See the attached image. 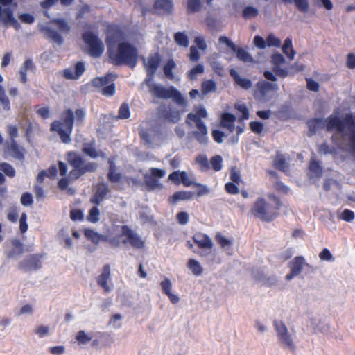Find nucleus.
Here are the masks:
<instances>
[{
	"instance_id": "obj_1",
	"label": "nucleus",
	"mask_w": 355,
	"mask_h": 355,
	"mask_svg": "<svg viewBox=\"0 0 355 355\" xmlns=\"http://www.w3.org/2000/svg\"><path fill=\"white\" fill-rule=\"evenodd\" d=\"M307 125L312 134L324 126L329 132L335 130L336 133L340 134L339 141H337V134L331 136L332 141L343 151L355 156V114L347 113L342 119L334 114L324 120L320 118L311 119L307 121Z\"/></svg>"
},
{
	"instance_id": "obj_2",
	"label": "nucleus",
	"mask_w": 355,
	"mask_h": 355,
	"mask_svg": "<svg viewBox=\"0 0 355 355\" xmlns=\"http://www.w3.org/2000/svg\"><path fill=\"white\" fill-rule=\"evenodd\" d=\"M85 116L86 112L83 108L76 109L75 112L68 108L62 112V121L55 120L51 123L50 130L56 132L63 143L69 144L74 123L77 126L83 125Z\"/></svg>"
},
{
	"instance_id": "obj_3",
	"label": "nucleus",
	"mask_w": 355,
	"mask_h": 355,
	"mask_svg": "<svg viewBox=\"0 0 355 355\" xmlns=\"http://www.w3.org/2000/svg\"><path fill=\"white\" fill-rule=\"evenodd\" d=\"M67 163L73 168L69 173L68 178H62L58 183L61 190H65L69 186V182L75 181L87 173L95 172L98 164L94 162H85L83 157L75 151H69L67 153Z\"/></svg>"
},
{
	"instance_id": "obj_4",
	"label": "nucleus",
	"mask_w": 355,
	"mask_h": 355,
	"mask_svg": "<svg viewBox=\"0 0 355 355\" xmlns=\"http://www.w3.org/2000/svg\"><path fill=\"white\" fill-rule=\"evenodd\" d=\"M113 230L120 234L113 237L99 234L98 243L101 241L107 242L115 248L120 247L121 244L127 245L128 243L135 249H143L145 247V241L128 225H114Z\"/></svg>"
},
{
	"instance_id": "obj_5",
	"label": "nucleus",
	"mask_w": 355,
	"mask_h": 355,
	"mask_svg": "<svg viewBox=\"0 0 355 355\" xmlns=\"http://www.w3.org/2000/svg\"><path fill=\"white\" fill-rule=\"evenodd\" d=\"M107 53L110 62L115 66L126 65L134 69L137 64L139 51L128 42L119 43L116 49L109 47Z\"/></svg>"
},
{
	"instance_id": "obj_6",
	"label": "nucleus",
	"mask_w": 355,
	"mask_h": 355,
	"mask_svg": "<svg viewBox=\"0 0 355 355\" xmlns=\"http://www.w3.org/2000/svg\"><path fill=\"white\" fill-rule=\"evenodd\" d=\"M281 207V201L275 197L273 203L268 202L263 198H258L252 205L250 213L262 221L271 222L279 215Z\"/></svg>"
},
{
	"instance_id": "obj_7",
	"label": "nucleus",
	"mask_w": 355,
	"mask_h": 355,
	"mask_svg": "<svg viewBox=\"0 0 355 355\" xmlns=\"http://www.w3.org/2000/svg\"><path fill=\"white\" fill-rule=\"evenodd\" d=\"M146 84L148 85L150 94L159 98L168 99L172 98L173 101L180 106L186 107L187 101L182 94L173 86H170L166 88L164 86L154 84L151 82L145 80Z\"/></svg>"
},
{
	"instance_id": "obj_8",
	"label": "nucleus",
	"mask_w": 355,
	"mask_h": 355,
	"mask_svg": "<svg viewBox=\"0 0 355 355\" xmlns=\"http://www.w3.org/2000/svg\"><path fill=\"white\" fill-rule=\"evenodd\" d=\"M207 112L204 107L200 108L196 113H189L187 116L186 123L191 125L190 121L195 123L198 130L192 132L196 139L201 144H206L207 143V128L202 121V118H206Z\"/></svg>"
},
{
	"instance_id": "obj_9",
	"label": "nucleus",
	"mask_w": 355,
	"mask_h": 355,
	"mask_svg": "<svg viewBox=\"0 0 355 355\" xmlns=\"http://www.w3.org/2000/svg\"><path fill=\"white\" fill-rule=\"evenodd\" d=\"M273 325L277 332L279 345L288 349L291 352H295L296 349L295 344L284 323L282 321L275 320L273 322Z\"/></svg>"
},
{
	"instance_id": "obj_10",
	"label": "nucleus",
	"mask_w": 355,
	"mask_h": 355,
	"mask_svg": "<svg viewBox=\"0 0 355 355\" xmlns=\"http://www.w3.org/2000/svg\"><path fill=\"white\" fill-rule=\"evenodd\" d=\"M83 40L89 48V54L94 58L100 57L104 51V45L98 35L92 31H86L82 35Z\"/></svg>"
},
{
	"instance_id": "obj_11",
	"label": "nucleus",
	"mask_w": 355,
	"mask_h": 355,
	"mask_svg": "<svg viewBox=\"0 0 355 355\" xmlns=\"http://www.w3.org/2000/svg\"><path fill=\"white\" fill-rule=\"evenodd\" d=\"M117 76L116 74L108 73L103 77H96L92 81L94 87L101 89V93L105 96H112L115 94V84L112 83L109 85H107L110 81H114Z\"/></svg>"
},
{
	"instance_id": "obj_12",
	"label": "nucleus",
	"mask_w": 355,
	"mask_h": 355,
	"mask_svg": "<svg viewBox=\"0 0 355 355\" xmlns=\"http://www.w3.org/2000/svg\"><path fill=\"white\" fill-rule=\"evenodd\" d=\"M150 174L144 175L145 184L150 189H162V184L159 182L158 179L165 175V171L157 168H151L150 169Z\"/></svg>"
},
{
	"instance_id": "obj_13",
	"label": "nucleus",
	"mask_w": 355,
	"mask_h": 355,
	"mask_svg": "<svg viewBox=\"0 0 355 355\" xmlns=\"http://www.w3.org/2000/svg\"><path fill=\"white\" fill-rule=\"evenodd\" d=\"M157 113L161 118H163L171 123H177L181 119V112L171 105H162L157 109Z\"/></svg>"
},
{
	"instance_id": "obj_14",
	"label": "nucleus",
	"mask_w": 355,
	"mask_h": 355,
	"mask_svg": "<svg viewBox=\"0 0 355 355\" xmlns=\"http://www.w3.org/2000/svg\"><path fill=\"white\" fill-rule=\"evenodd\" d=\"M15 0H0V23L4 24H12L15 25L17 24V20L13 16V10L10 8L6 7L8 5L12 4Z\"/></svg>"
},
{
	"instance_id": "obj_15",
	"label": "nucleus",
	"mask_w": 355,
	"mask_h": 355,
	"mask_svg": "<svg viewBox=\"0 0 355 355\" xmlns=\"http://www.w3.org/2000/svg\"><path fill=\"white\" fill-rule=\"evenodd\" d=\"M42 257L39 254H31L19 263V268L24 272L39 270L42 268Z\"/></svg>"
},
{
	"instance_id": "obj_16",
	"label": "nucleus",
	"mask_w": 355,
	"mask_h": 355,
	"mask_svg": "<svg viewBox=\"0 0 355 355\" xmlns=\"http://www.w3.org/2000/svg\"><path fill=\"white\" fill-rule=\"evenodd\" d=\"M106 43L107 49L112 47L118 41L122 40L124 36V32L121 27L117 24H110L107 26Z\"/></svg>"
},
{
	"instance_id": "obj_17",
	"label": "nucleus",
	"mask_w": 355,
	"mask_h": 355,
	"mask_svg": "<svg viewBox=\"0 0 355 355\" xmlns=\"http://www.w3.org/2000/svg\"><path fill=\"white\" fill-rule=\"evenodd\" d=\"M161 62V56L158 53L150 54L147 59V62H144L145 69L147 72V78L145 80L151 82L157 68Z\"/></svg>"
},
{
	"instance_id": "obj_18",
	"label": "nucleus",
	"mask_w": 355,
	"mask_h": 355,
	"mask_svg": "<svg viewBox=\"0 0 355 355\" xmlns=\"http://www.w3.org/2000/svg\"><path fill=\"white\" fill-rule=\"evenodd\" d=\"M109 192V188L106 183L98 182L96 185V191L94 195L90 198V202L96 205L100 203L106 198Z\"/></svg>"
},
{
	"instance_id": "obj_19",
	"label": "nucleus",
	"mask_w": 355,
	"mask_h": 355,
	"mask_svg": "<svg viewBox=\"0 0 355 355\" xmlns=\"http://www.w3.org/2000/svg\"><path fill=\"white\" fill-rule=\"evenodd\" d=\"M110 279V266L107 263L103 266L102 272L96 278L98 285L102 288L105 293L110 291V287L108 285V281Z\"/></svg>"
},
{
	"instance_id": "obj_20",
	"label": "nucleus",
	"mask_w": 355,
	"mask_h": 355,
	"mask_svg": "<svg viewBox=\"0 0 355 355\" xmlns=\"http://www.w3.org/2000/svg\"><path fill=\"white\" fill-rule=\"evenodd\" d=\"M192 239L200 249L211 250L213 248L212 240L206 234L200 232L196 233L193 236Z\"/></svg>"
},
{
	"instance_id": "obj_21",
	"label": "nucleus",
	"mask_w": 355,
	"mask_h": 355,
	"mask_svg": "<svg viewBox=\"0 0 355 355\" xmlns=\"http://www.w3.org/2000/svg\"><path fill=\"white\" fill-rule=\"evenodd\" d=\"M85 64L83 62H78L75 64V71L70 68L66 69L63 71V76L66 79L75 80L81 76L85 71Z\"/></svg>"
},
{
	"instance_id": "obj_22",
	"label": "nucleus",
	"mask_w": 355,
	"mask_h": 355,
	"mask_svg": "<svg viewBox=\"0 0 355 355\" xmlns=\"http://www.w3.org/2000/svg\"><path fill=\"white\" fill-rule=\"evenodd\" d=\"M154 8L159 14L168 15L172 12L173 3L171 0H155Z\"/></svg>"
},
{
	"instance_id": "obj_23",
	"label": "nucleus",
	"mask_w": 355,
	"mask_h": 355,
	"mask_svg": "<svg viewBox=\"0 0 355 355\" xmlns=\"http://www.w3.org/2000/svg\"><path fill=\"white\" fill-rule=\"evenodd\" d=\"M24 148H21L15 139H12L7 147V152L9 155L19 160L24 159Z\"/></svg>"
},
{
	"instance_id": "obj_24",
	"label": "nucleus",
	"mask_w": 355,
	"mask_h": 355,
	"mask_svg": "<svg viewBox=\"0 0 355 355\" xmlns=\"http://www.w3.org/2000/svg\"><path fill=\"white\" fill-rule=\"evenodd\" d=\"M230 75L233 78L235 84L243 89H249L252 86V81L250 79L241 77L235 69H230Z\"/></svg>"
},
{
	"instance_id": "obj_25",
	"label": "nucleus",
	"mask_w": 355,
	"mask_h": 355,
	"mask_svg": "<svg viewBox=\"0 0 355 355\" xmlns=\"http://www.w3.org/2000/svg\"><path fill=\"white\" fill-rule=\"evenodd\" d=\"M304 266H310L309 263H305L304 258L302 256L295 257L288 264L290 270L297 275L302 272Z\"/></svg>"
},
{
	"instance_id": "obj_26",
	"label": "nucleus",
	"mask_w": 355,
	"mask_h": 355,
	"mask_svg": "<svg viewBox=\"0 0 355 355\" xmlns=\"http://www.w3.org/2000/svg\"><path fill=\"white\" fill-rule=\"evenodd\" d=\"M193 193L191 191H176L168 198V202L171 205H175L181 200H187L191 199L193 198Z\"/></svg>"
},
{
	"instance_id": "obj_27",
	"label": "nucleus",
	"mask_w": 355,
	"mask_h": 355,
	"mask_svg": "<svg viewBox=\"0 0 355 355\" xmlns=\"http://www.w3.org/2000/svg\"><path fill=\"white\" fill-rule=\"evenodd\" d=\"M236 117L234 114L231 113H223L221 115V126L227 128L230 132L234 130V122Z\"/></svg>"
},
{
	"instance_id": "obj_28",
	"label": "nucleus",
	"mask_w": 355,
	"mask_h": 355,
	"mask_svg": "<svg viewBox=\"0 0 355 355\" xmlns=\"http://www.w3.org/2000/svg\"><path fill=\"white\" fill-rule=\"evenodd\" d=\"M109 169L107 173V179L112 183H117L121 181L122 178V175L121 173H118L116 171V166L114 164V162L111 159H109Z\"/></svg>"
},
{
	"instance_id": "obj_29",
	"label": "nucleus",
	"mask_w": 355,
	"mask_h": 355,
	"mask_svg": "<svg viewBox=\"0 0 355 355\" xmlns=\"http://www.w3.org/2000/svg\"><path fill=\"white\" fill-rule=\"evenodd\" d=\"M42 31L44 33L47 38L51 41L58 44V45L62 44L64 40L62 35L55 30L49 27H44Z\"/></svg>"
},
{
	"instance_id": "obj_30",
	"label": "nucleus",
	"mask_w": 355,
	"mask_h": 355,
	"mask_svg": "<svg viewBox=\"0 0 355 355\" xmlns=\"http://www.w3.org/2000/svg\"><path fill=\"white\" fill-rule=\"evenodd\" d=\"M257 87L259 93L262 96H265L269 91H277L278 85L275 83H272L268 81H259L257 83Z\"/></svg>"
},
{
	"instance_id": "obj_31",
	"label": "nucleus",
	"mask_w": 355,
	"mask_h": 355,
	"mask_svg": "<svg viewBox=\"0 0 355 355\" xmlns=\"http://www.w3.org/2000/svg\"><path fill=\"white\" fill-rule=\"evenodd\" d=\"M34 69L35 65L33 61L31 59L26 60L19 69L20 81L22 83H26L27 82V71L33 70Z\"/></svg>"
},
{
	"instance_id": "obj_32",
	"label": "nucleus",
	"mask_w": 355,
	"mask_h": 355,
	"mask_svg": "<svg viewBox=\"0 0 355 355\" xmlns=\"http://www.w3.org/2000/svg\"><path fill=\"white\" fill-rule=\"evenodd\" d=\"M217 90L216 83L211 80H206L202 81L201 84V92L202 96H206L211 92H215Z\"/></svg>"
},
{
	"instance_id": "obj_33",
	"label": "nucleus",
	"mask_w": 355,
	"mask_h": 355,
	"mask_svg": "<svg viewBox=\"0 0 355 355\" xmlns=\"http://www.w3.org/2000/svg\"><path fill=\"white\" fill-rule=\"evenodd\" d=\"M274 167L281 171H286L288 168V164L284 157V155L277 153L273 161Z\"/></svg>"
},
{
	"instance_id": "obj_34",
	"label": "nucleus",
	"mask_w": 355,
	"mask_h": 355,
	"mask_svg": "<svg viewBox=\"0 0 355 355\" xmlns=\"http://www.w3.org/2000/svg\"><path fill=\"white\" fill-rule=\"evenodd\" d=\"M284 3H291L294 2L297 10L302 13H306L309 10V3L308 0H282Z\"/></svg>"
},
{
	"instance_id": "obj_35",
	"label": "nucleus",
	"mask_w": 355,
	"mask_h": 355,
	"mask_svg": "<svg viewBox=\"0 0 355 355\" xmlns=\"http://www.w3.org/2000/svg\"><path fill=\"white\" fill-rule=\"evenodd\" d=\"M283 53L289 58V60H292L294 58L295 55V51H294L292 45V40L290 37H287L284 42L282 46Z\"/></svg>"
},
{
	"instance_id": "obj_36",
	"label": "nucleus",
	"mask_w": 355,
	"mask_h": 355,
	"mask_svg": "<svg viewBox=\"0 0 355 355\" xmlns=\"http://www.w3.org/2000/svg\"><path fill=\"white\" fill-rule=\"evenodd\" d=\"M187 268L191 270L196 276H200L203 272V268L200 263L193 259H189L187 262Z\"/></svg>"
},
{
	"instance_id": "obj_37",
	"label": "nucleus",
	"mask_w": 355,
	"mask_h": 355,
	"mask_svg": "<svg viewBox=\"0 0 355 355\" xmlns=\"http://www.w3.org/2000/svg\"><path fill=\"white\" fill-rule=\"evenodd\" d=\"M233 52L236 53L237 58L244 62H251L253 61L252 57L244 49L241 47H237L232 50Z\"/></svg>"
},
{
	"instance_id": "obj_38",
	"label": "nucleus",
	"mask_w": 355,
	"mask_h": 355,
	"mask_svg": "<svg viewBox=\"0 0 355 355\" xmlns=\"http://www.w3.org/2000/svg\"><path fill=\"white\" fill-rule=\"evenodd\" d=\"M202 8L200 0H187V12L188 14L198 12Z\"/></svg>"
},
{
	"instance_id": "obj_39",
	"label": "nucleus",
	"mask_w": 355,
	"mask_h": 355,
	"mask_svg": "<svg viewBox=\"0 0 355 355\" xmlns=\"http://www.w3.org/2000/svg\"><path fill=\"white\" fill-rule=\"evenodd\" d=\"M51 23L56 25L59 30L64 33H69L71 27L64 19L55 18L51 20Z\"/></svg>"
},
{
	"instance_id": "obj_40",
	"label": "nucleus",
	"mask_w": 355,
	"mask_h": 355,
	"mask_svg": "<svg viewBox=\"0 0 355 355\" xmlns=\"http://www.w3.org/2000/svg\"><path fill=\"white\" fill-rule=\"evenodd\" d=\"M175 63L173 60H168L166 64L164 66V73L166 77L170 80H173L174 78L173 70L175 69Z\"/></svg>"
},
{
	"instance_id": "obj_41",
	"label": "nucleus",
	"mask_w": 355,
	"mask_h": 355,
	"mask_svg": "<svg viewBox=\"0 0 355 355\" xmlns=\"http://www.w3.org/2000/svg\"><path fill=\"white\" fill-rule=\"evenodd\" d=\"M174 40L176 44L180 46L187 47L189 46V40L187 35L182 32H178L174 35Z\"/></svg>"
},
{
	"instance_id": "obj_42",
	"label": "nucleus",
	"mask_w": 355,
	"mask_h": 355,
	"mask_svg": "<svg viewBox=\"0 0 355 355\" xmlns=\"http://www.w3.org/2000/svg\"><path fill=\"white\" fill-rule=\"evenodd\" d=\"M13 248L10 252V256L21 254L24 251V244L18 239L12 241Z\"/></svg>"
},
{
	"instance_id": "obj_43",
	"label": "nucleus",
	"mask_w": 355,
	"mask_h": 355,
	"mask_svg": "<svg viewBox=\"0 0 355 355\" xmlns=\"http://www.w3.org/2000/svg\"><path fill=\"white\" fill-rule=\"evenodd\" d=\"M100 218V211L98 208L95 206L93 207L88 213L87 216V220L92 223H96L99 220Z\"/></svg>"
},
{
	"instance_id": "obj_44",
	"label": "nucleus",
	"mask_w": 355,
	"mask_h": 355,
	"mask_svg": "<svg viewBox=\"0 0 355 355\" xmlns=\"http://www.w3.org/2000/svg\"><path fill=\"white\" fill-rule=\"evenodd\" d=\"M85 237L94 244H98L99 234L90 228L84 230Z\"/></svg>"
},
{
	"instance_id": "obj_45",
	"label": "nucleus",
	"mask_w": 355,
	"mask_h": 355,
	"mask_svg": "<svg viewBox=\"0 0 355 355\" xmlns=\"http://www.w3.org/2000/svg\"><path fill=\"white\" fill-rule=\"evenodd\" d=\"M205 69L202 64H198L193 67L187 73L188 78L193 80L196 78L198 74L204 73Z\"/></svg>"
},
{
	"instance_id": "obj_46",
	"label": "nucleus",
	"mask_w": 355,
	"mask_h": 355,
	"mask_svg": "<svg viewBox=\"0 0 355 355\" xmlns=\"http://www.w3.org/2000/svg\"><path fill=\"white\" fill-rule=\"evenodd\" d=\"M0 103L3 106L4 110L8 111L10 110V101L6 95L5 89L2 85H0Z\"/></svg>"
},
{
	"instance_id": "obj_47",
	"label": "nucleus",
	"mask_w": 355,
	"mask_h": 355,
	"mask_svg": "<svg viewBox=\"0 0 355 355\" xmlns=\"http://www.w3.org/2000/svg\"><path fill=\"white\" fill-rule=\"evenodd\" d=\"M0 170L9 178H13L15 175V168L7 162H2L0 164Z\"/></svg>"
},
{
	"instance_id": "obj_48",
	"label": "nucleus",
	"mask_w": 355,
	"mask_h": 355,
	"mask_svg": "<svg viewBox=\"0 0 355 355\" xmlns=\"http://www.w3.org/2000/svg\"><path fill=\"white\" fill-rule=\"evenodd\" d=\"M130 116L129 105L124 103L121 104L118 112V118L121 119H128Z\"/></svg>"
},
{
	"instance_id": "obj_49",
	"label": "nucleus",
	"mask_w": 355,
	"mask_h": 355,
	"mask_svg": "<svg viewBox=\"0 0 355 355\" xmlns=\"http://www.w3.org/2000/svg\"><path fill=\"white\" fill-rule=\"evenodd\" d=\"M196 162L200 165L202 170H207L209 168V161L207 157L205 155H198L196 157Z\"/></svg>"
},
{
	"instance_id": "obj_50",
	"label": "nucleus",
	"mask_w": 355,
	"mask_h": 355,
	"mask_svg": "<svg viewBox=\"0 0 355 355\" xmlns=\"http://www.w3.org/2000/svg\"><path fill=\"white\" fill-rule=\"evenodd\" d=\"M223 159L220 155H215L210 159V164L215 171H219L222 168Z\"/></svg>"
},
{
	"instance_id": "obj_51",
	"label": "nucleus",
	"mask_w": 355,
	"mask_h": 355,
	"mask_svg": "<svg viewBox=\"0 0 355 355\" xmlns=\"http://www.w3.org/2000/svg\"><path fill=\"white\" fill-rule=\"evenodd\" d=\"M76 339L78 344L84 345L92 340V336L87 335L83 330H80L77 333Z\"/></svg>"
},
{
	"instance_id": "obj_52",
	"label": "nucleus",
	"mask_w": 355,
	"mask_h": 355,
	"mask_svg": "<svg viewBox=\"0 0 355 355\" xmlns=\"http://www.w3.org/2000/svg\"><path fill=\"white\" fill-rule=\"evenodd\" d=\"M272 71L275 75L283 78L294 74V72H290L288 69H283L280 66H273Z\"/></svg>"
},
{
	"instance_id": "obj_53",
	"label": "nucleus",
	"mask_w": 355,
	"mask_h": 355,
	"mask_svg": "<svg viewBox=\"0 0 355 355\" xmlns=\"http://www.w3.org/2000/svg\"><path fill=\"white\" fill-rule=\"evenodd\" d=\"M82 150L85 154L94 159L99 155L98 151L92 145L85 144Z\"/></svg>"
},
{
	"instance_id": "obj_54",
	"label": "nucleus",
	"mask_w": 355,
	"mask_h": 355,
	"mask_svg": "<svg viewBox=\"0 0 355 355\" xmlns=\"http://www.w3.org/2000/svg\"><path fill=\"white\" fill-rule=\"evenodd\" d=\"M258 10L252 6H247L243 10V17L245 19L254 17L258 15Z\"/></svg>"
},
{
	"instance_id": "obj_55",
	"label": "nucleus",
	"mask_w": 355,
	"mask_h": 355,
	"mask_svg": "<svg viewBox=\"0 0 355 355\" xmlns=\"http://www.w3.org/2000/svg\"><path fill=\"white\" fill-rule=\"evenodd\" d=\"M310 171L315 173L316 176L320 177L322 173V169L318 162L313 160L309 164Z\"/></svg>"
},
{
	"instance_id": "obj_56",
	"label": "nucleus",
	"mask_w": 355,
	"mask_h": 355,
	"mask_svg": "<svg viewBox=\"0 0 355 355\" xmlns=\"http://www.w3.org/2000/svg\"><path fill=\"white\" fill-rule=\"evenodd\" d=\"M235 108L242 114L241 116L239 118V121H241L243 120H246L249 119L250 114L248 109L247 108L246 105L244 104L241 105H236L235 106Z\"/></svg>"
},
{
	"instance_id": "obj_57",
	"label": "nucleus",
	"mask_w": 355,
	"mask_h": 355,
	"mask_svg": "<svg viewBox=\"0 0 355 355\" xmlns=\"http://www.w3.org/2000/svg\"><path fill=\"white\" fill-rule=\"evenodd\" d=\"M252 132L260 135L263 130V124L259 121H251L249 124Z\"/></svg>"
},
{
	"instance_id": "obj_58",
	"label": "nucleus",
	"mask_w": 355,
	"mask_h": 355,
	"mask_svg": "<svg viewBox=\"0 0 355 355\" xmlns=\"http://www.w3.org/2000/svg\"><path fill=\"white\" fill-rule=\"evenodd\" d=\"M340 218L346 222H352L355 218L354 212L350 209H344L340 216Z\"/></svg>"
},
{
	"instance_id": "obj_59",
	"label": "nucleus",
	"mask_w": 355,
	"mask_h": 355,
	"mask_svg": "<svg viewBox=\"0 0 355 355\" xmlns=\"http://www.w3.org/2000/svg\"><path fill=\"white\" fill-rule=\"evenodd\" d=\"M216 241L223 248H225L226 247H230L232 244V241L230 240L225 238L220 234H217L216 235Z\"/></svg>"
},
{
	"instance_id": "obj_60",
	"label": "nucleus",
	"mask_w": 355,
	"mask_h": 355,
	"mask_svg": "<svg viewBox=\"0 0 355 355\" xmlns=\"http://www.w3.org/2000/svg\"><path fill=\"white\" fill-rule=\"evenodd\" d=\"M266 45L279 47L281 45V40L272 34H270L266 37Z\"/></svg>"
},
{
	"instance_id": "obj_61",
	"label": "nucleus",
	"mask_w": 355,
	"mask_h": 355,
	"mask_svg": "<svg viewBox=\"0 0 355 355\" xmlns=\"http://www.w3.org/2000/svg\"><path fill=\"white\" fill-rule=\"evenodd\" d=\"M21 203L24 206H31L33 203V199L31 193L29 192H25L21 195Z\"/></svg>"
},
{
	"instance_id": "obj_62",
	"label": "nucleus",
	"mask_w": 355,
	"mask_h": 355,
	"mask_svg": "<svg viewBox=\"0 0 355 355\" xmlns=\"http://www.w3.org/2000/svg\"><path fill=\"white\" fill-rule=\"evenodd\" d=\"M162 293L166 295L171 292L172 284L169 279H165L160 283Z\"/></svg>"
},
{
	"instance_id": "obj_63",
	"label": "nucleus",
	"mask_w": 355,
	"mask_h": 355,
	"mask_svg": "<svg viewBox=\"0 0 355 355\" xmlns=\"http://www.w3.org/2000/svg\"><path fill=\"white\" fill-rule=\"evenodd\" d=\"M271 62L273 66H280V64L285 62V59L281 53H275L271 56Z\"/></svg>"
},
{
	"instance_id": "obj_64",
	"label": "nucleus",
	"mask_w": 355,
	"mask_h": 355,
	"mask_svg": "<svg viewBox=\"0 0 355 355\" xmlns=\"http://www.w3.org/2000/svg\"><path fill=\"white\" fill-rule=\"evenodd\" d=\"M176 219L179 224L186 225L189 220V214L185 211H180L176 214Z\"/></svg>"
}]
</instances>
